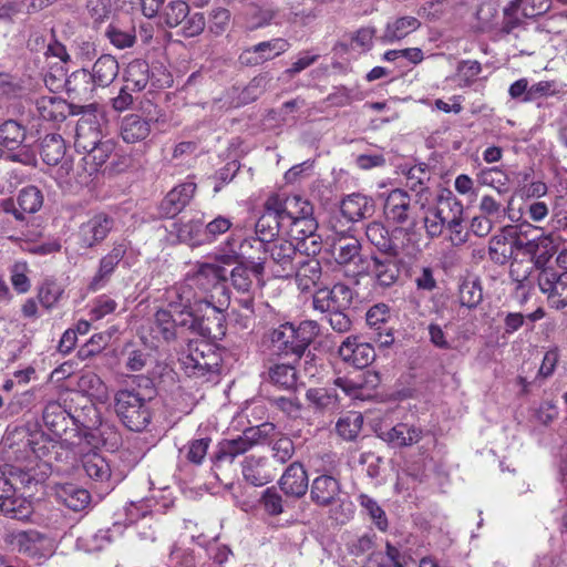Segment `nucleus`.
I'll return each instance as SVG.
<instances>
[{
	"mask_svg": "<svg viewBox=\"0 0 567 567\" xmlns=\"http://www.w3.org/2000/svg\"><path fill=\"white\" fill-rule=\"evenodd\" d=\"M103 141L100 124L95 117H82L78 121L75 128L74 147L76 152L84 154Z\"/></svg>",
	"mask_w": 567,
	"mask_h": 567,
	"instance_id": "32",
	"label": "nucleus"
},
{
	"mask_svg": "<svg viewBox=\"0 0 567 567\" xmlns=\"http://www.w3.org/2000/svg\"><path fill=\"white\" fill-rule=\"evenodd\" d=\"M239 262L248 264L254 277L260 281L267 264V243L255 236L245 238L239 246Z\"/></svg>",
	"mask_w": 567,
	"mask_h": 567,
	"instance_id": "24",
	"label": "nucleus"
},
{
	"mask_svg": "<svg viewBox=\"0 0 567 567\" xmlns=\"http://www.w3.org/2000/svg\"><path fill=\"white\" fill-rule=\"evenodd\" d=\"M476 179L480 185L489 186L502 194L506 192V187L509 183L508 175L499 167H486L481 169Z\"/></svg>",
	"mask_w": 567,
	"mask_h": 567,
	"instance_id": "54",
	"label": "nucleus"
},
{
	"mask_svg": "<svg viewBox=\"0 0 567 567\" xmlns=\"http://www.w3.org/2000/svg\"><path fill=\"white\" fill-rule=\"evenodd\" d=\"M379 436L396 447H405L419 443L423 437V431L414 425L398 423L391 429H380Z\"/></svg>",
	"mask_w": 567,
	"mask_h": 567,
	"instance_id": "34",
	"label": "nucleus"
},
{
	"mask_svg": "<svg viewBox=\"0 0 567 567\" xmlns=\"http://www.w3.org/2000/svg\"><path fill=\"white\" fill-rule=\"evenodd\" d=\"M321 461V464L316 466V472L321 473L315 477L309 485L310 499L319 507H330L338 503L341 494V482L328 472L337 467L336 454L327 452L318 454L315 458V464Z\"/></svg>",
	"mask_w": 567,
	"mask_h": 567,
	"instance_id": "6",
	"label": "nucleus"
},
{
	"mask_svg": "<svg viewBox=\"0 0 567 567\" xmlns=\"http://www.w3.org/2000/svg\"><path fill=\"white\" fill-rule=\"evenodd\" d=\"M181 364L189 378L212 381L219 374L221 357L214 344L196 341L188 344V352L181 358Z\"/></svg>",
	"mask_w": 567,
	"mask_h": 567,
	"instance_id": "5",
	"label": "nucleus"
},
{
	"mask_svg": "<svg viewBox=\"0 0 567 567\" xmlns=\"http://www.w3.org/2000/svg\"><path fill=\"white\" fill-rule=\"evenodd\" d=\"M249 450L239 436L230 440H221L212 457L214 464L233 463L236 457L245 454Z\"/></svg>",
	"mask_w": 567,
	"mask_h": 567,
	"instance_id": "49",
	"label": "nucleus"
},
{
	"mask_svg": "<svg viewBox=\"0 0 567 567\" xmlns=\"http://www.w3.org/2000/svg\"><path fill=\"white\" fill-rule=\"evenodd\" d=\"M45 535L35 529L13 530L4 536L7 545L12 546L20 554L35 557L41 555Z\"/></svg>",
	"mask_w": 567,
	"mask_h": 567,
	"instance_id": "25",
	"label": "nucleus"
},
{
	"mask_svg": "<svg viewBox=\"0 0 567 567\" xmlns=\"http://www.w3.org/2000/svg\"><path fill=\"white\" fill-rule=\"evenodd\" d=\"M367 324L371 330V339L380 347L388 348L394 342V328L391 324L390 308L385 303L372 306L365 315Z\"/></svg>",
	"mask_w": 567,
	"mask_h": 567,
	"instance_id": "21",
	"label": "nucleus"
},
{
	"mask_svg": "<svg viewBox=\"0 0 567 567\" xmlns=\"http://www.w3.org/2000/svg\"><path fill=\"white\" fill-rule=\"evenodd\" d=\"M338 353L346 363L357 369L369 367L375 359L373 346L361 341L358 336L347 337L339 347Z\"/></svg>",
	"mask_w": 567,
	"mask_h": 567,
	"instance_id": "23",
	"label": "nucleus"
},
{
	"mask_svg": "<svg viewBox=\"0 0 567 567\" xmlns=\"http://www.w3.org/2000/svg\"><path fill=\"white\" fill-rule=\"evenodd\" d=\"M553 241L548 236H538L526 240L524 254L530 256L532 259L535 260V266L540 269V265L543 261H546L550 256L547 247L551 245Z\"/></svg>",
	"mask_w": 567,
	"mask_h": 567,
	"instance_id": "56",
	"label": "nucleus"
},
{
	"mask_svg": "<svg viewBox=\"0 0 567 567\" xmlns=\"http://www.w3.org/2000/svg\"><path fill=\"white\" fill-rule=\"evenodd\" d=\"M401 267L400 256L372 254L369 261L359 268L358 274H365L377 287L388 289L399 281Z\"/></svg>",
	"mask_w": 567,
	"mask_h": 567,
	"instance_id": "12",
	"label": "nucleus"
},
{
	"mask_svg": "<svg viewBox=\"0 0 567 567\" xmlns=\"http://www.w3.org/2000/svg\"><path fill=\"white\" fill-rule=\"evenodd\" d=\"M65 100L54 95L41 96L35 100V110L40 118L47 122H62L69 114Z\"/></svg>",
	"mask_w": 567,
	"mask_h": 567,
	"instance_id": "36",
	"label": "nucleus"
},
{
	"mask_svg": "<svg viewBox=\"0 0 567 567\" xmlns=\"http://www.w3.org/2000/svg\"><path fill=\"white\" fill-rule=\"evenodd\" d=\"M186 276L205 300H216L214 292H220L223 299L228 296L226 282L227 269L218 264L197 261Z\"/></svg>",
	"mask_w": 567,
	"mask_h": 567,
	"instance_id": "8",
	"label": "nucleus"
},
{
	"mask_svg": "<svg viewBox=\"0 0 567 567\" xmlns=\"http://www.w3.org/2000/svg\"><path fill=\"white\" fill-rule=\"evenodd\" d=\"M482 72V65L476 60H462L456 66V76L461 87L471 86Z\"/></svg>",
	"mask_w": 567,
	"mask_h": 567,
	"instance_id": "64",
	"label": "nucleus"
},
{
	"mask_svg": "<svg viewBox=\"0 0 567 567\" xmlns=\"http://www.w3.org/2000/svg\"><path fill=\"white\" fill-rule=\"evenodd\" d=\"M307 400L319 410L334 408L337 405L338 395L333 390L324 388H311L306 393Z\"/></svg>",
	"mask_w": 567,
	"mask_h": 567,
	"instance_id": "63",
	"label": "nucleus"
},
{
	"mask_svg": "<svg viewBox=\"0 0 567 567\" xmlns=\"http://www.w3.org/2000/svg\"><path fill=\"white\" fill-rule=\"evenodd\" d=\"M358 502L360 506L367 512L369 517L372 519L374 525L381 530L385 532L388 529V518L385 512L381 508V506L367 494H360L358 496Z\"/></svg>",
	"mask_w": 567,
	"mask_h": 567,
	"instance_id": "59",
	"label": "nucleus"
},
{
	"mask_svg": "<svg viewBox=\"0 0 567 567\" xmlns=\"http://www.w3.org/2000/svg\"><path fill=\"white\" fill-rule=\"evenodd\" d=\"M252 277L251 268L243 262L237 264L230 271V282L237 293L254 290Z\"/></svg>",
	"mask_w": 567,
	"mask_h": 567,
	"instance_id": "58",
	"label": "nucleus"
},
{
	"mask_svg": "<svg viewBox=\"0 0 567 567\" xmlns=\"http://www.w3.org/2000/svg\"><path fill=\"white\" fill-rule=\"evenodd\" d=\"M152 118H145L140 114H127L120 123V136L127 144H135L146 140L152 131Z\"/></svg>",
	"mask_w": 567,
	"mask_h": 567,
	"instance_id": "29",
	"label": "nucleus"
},
{
	"mask_svg": "<svg viewBox=\"0 0 567 567\" xmlns=\"http://www.w3.org/2000/svg\"><path fill=\"white\" fill-rule=\"evenodd\" d=\"M406 235L408 231L402 227L389 230L379 221H372L365 227L367 240L377 249V255L400 256L403 247L399 244V239Z\"/></svg>",
	"mask_w": 567,
	"mask_h": 567,
	"instance_id": "18",
	"label": "nucleus"
},
{
	"mask_svg": "<svg viewBox=\"0 0 567 567\" xmlns=\"http://www.w3.org/2000/svg\"><path fill=\"white\" fill-rule=\"evenodd\" d=\"M537 282L549 308L561 310L567 307V271H560L553 266L542 267Z\"/></svg>",
	"mask_w": 567,
	"mask_h": 567,
	"instance_id": "14",
	"label": "nucleus"
},
{
	"mask_svg": "<svg viewBox=\"0 0 567 567\" xmlns=\"http://www.w3.org/2000/svg\"><path fill=\"white\" fill-rule=\"evenodd\" d=\"M241 240L234 234H230L217 248L214 255V259L220 265H234L239 261L238 250L241 245Z\"/></svg>",
	"mask_w": 567,
	"mask_h": 567,
	"instance_id": "51",
	"label": "nucleus"
},
{
	"mask_svg": "<svg viewBox=\"0 0 567 567\" xmlns=\"http://www.w3.org/2000/svg\"><path fill=\"white\" fill-rule=\"evenodd\" d=\"M305 254L290 240L276 239L267 243V264L276 278H289L297 270V261Z\"/></svg>",
	"mask_w": 567,
	"mask_h": 567,
	"instance_id": "10",
	"label": "nucleus"
},
{
	"mask_svg": "<svg viewBox=\"0 0 567 567\" xmlns=\"http://www.w3.org/2000/svg\"><path fill=\"white\" fill-rule=\"evenodd\" d=\"M150 81V65L145 60L135 59L131 61L124 72L126 89L131 91H143Z\"/></svg>",
	"mask_w": 567,
	"mask_h": 567,
	"instance_id": "45",
	"label": "nucleus"
},
{
	"mask_svg": "<svg viewBox=\"0 0 567 567\" xmlns=\"http://www.w3.org/2000/svg\"><path fill=\"white\" fill-rule=\"evenodd\" d=\"M43 200L42 192L34 185H28L19 190L16 199L9 197L0 200V214L24 223L28 214H34L41 209Z\"/></svg>",
	"mask_w": 567,
	"mask_h": 567,
	"instance_id": "15",
	"label": "nucleus"
},
{
	"mask_svg": "<svg viewBox=\"0 0 567 567\" xmlns=\"http://www.w3.org/2000/svg\"><path fill=\"white\" fill-rule=\"evenodd\" d=\"M189 6L184 0L169 1L163 12L164 22L169 28L179 25L188 16Z\"/></svg>",
	"mask_w": 567,
	"mask_h": 567,
	"instance_id": "62",
	"label": "nucleus"
},
{
	"mask_svg": "<svg viewBox=\"0 0 567 567\" xmlns=\"http://www.w3.org/2000/svg\"><path fill=\"white\" fill-rule=\"evenodd\" d=\"M421 25V21L412 16L395 18L393 21L386 23L382 34V41L384 43L401 41L419 30Z\"/></svg>",
	"mask_w": 567,
	"mask_h": 567,
	"instance_id": "40",
	"label": "nucleus"
},
{
	"mask_svg": "<svg viewBox=\"0 0 567 567\" xmlns=\"http://www.w3.org/2000/svg\"><path fill=\"white\" fill-rule=\"evenodd\" d=\"M361 249V243L357 238L341 237L332 245V256L339 265L354 264L358 271L365 264Z\"/></svg>",
	"mask_w": 567,
	"mask_h": 567,
	"instance_id": "33",
	"label": "nucleus"
},
{
	"mask_svg": "<svg viewBox=\"0 0 567 567\" xmlns=\"http://www.w3.org/2000/svg\"><path fill=\"white\" fill-rule=\"evenodd\" d=\"M21 434H23L24 451L27 452L28 450L33 456H29L28 460L50 461L52 465L51 449L60 447L58 441L51 439L41 430L33 432L22 431Z\"/></svg>",
	"mask_w": 567,
	"mask_h": 567,
	"instance_id": "28",
	"label": "nucleus"
},
{
	"mask_svg": "<svg viewBox=\"0 0 567 567\" xmlns=\"http://www.w3.org/2000/svg\"><path fill=\"white\" fill-rule=\"evenodd\" d=\"M290 48V43L288 40L282 38H274L268 41H262L255 44V52H258L264 61H270L285 52H287Z\"/></svg>",
	"mask_w": 567,
	"mask_h": 567,
	"instance_id": "60",
	"label": "nucleus"
},
{
	"mask_svg": "<svg viewBox=\"0 0 567 567\" xmlns=\"http://www.w3.org/2000/svg\"><path fill=\"white\" fill-rule=\"evenodd\" d=\"M340 210L348 220L359 221L374 214V202L363 194L353 193L342 199Z\"/></svg>",
	"mask_w": 567,
	"mask_h": 567,
	"instance_id": "35",
	"label": "nucleus"
},
{
	"mask_svg": "<svg viewBox=\"0 0 567 567\" xmlns=\"http://www.w3.org/2000/svg\"><path fill=\"white\" fill-rule=\"evenodd\" d=\"M173 309H159L156 311L154 321L152 324L153 337L157 340L171 342L176 339L177 336V322L173 317Z\"/></svg>",
	"mask_w": 567,
	"mask_h": 567,
	"instance_id": "44",
	"label": "nucleus"
},
{
	"mask_svg": "<svg viewBox=\"0 0 567 567\" xmlns=\"http://www.w3.org/2000/svg\"><path fill=\"white\" fill-rule=\"evenodd\" d=\"M171 233L176 234L178 241L192 247L207 245L205 238L204 223L200 219H190L188 221H175L172 224Z\"/></svg>",
	"mask_w": 567,
	"mask_h": 567,
	"instance_id": "39",
	"label": "nucleus"
},
{
	"mask_svg": "<svg viewBox=\"0 0 567 567\" xmlns=\"http://www.w3.org/2000/svg\"><path fill=\"white\" fill-rule=\"evenodd\" d=\"M64 295V286L53 278H45L38 290V299L42 307L52 309Z\"/></svg>",
	"mask_w": 567,
	"mask_h": 567,
	"instance_id": "50",
	"label": "nucleus"
},
{
	"mask_svg": "<svg viewBox=\"0 0 567 567\" xmlns=\"http://www.w3.org/2000/svg\"><path fill=\"white\" fill-rule=\"evenodd\" d=\"M353 295L348 285L337 282L331 288L318 289L313 295L312 306L320 312L348 310L352 305Z\"/></svg>",
	"mask_w": 567,
	"mask_h": 567,
	"instance_id": "19",
	"label": "nucleus"
},
{
	"mask_svg": "<svg viewBox=\"0 0 567 567\" xmlns=\"http://www.w3.org/2000/svg\"><path fill=\"white\" fill-rule=\"evenodd\" d=\"M44 425L56 436L68 443L92 444L95 439L90 429L80 422L59 402L49 401L42 412Z\"/></svg>",
	"mask_w": 567,
	"mask_h": 567,
	"instance_id": "4",
	"label": "nucleus"
},
{
	"mask_svg": "<svg viewBox=\"0 0 567 567\" xmlns=\"http://www.w3.org/2000/svg\"><path fill=\"white\" fill-rule=\"evenodd\" d=\"M154 389H121L114 396V409L123 425L133 432H142L148 427L153 419L150 402Z\"/></svg>",
	"mask_w": 567,
	"mask_h": 567,
	"instance_id": "3",
	"label": "nucleus"
},
{
	"mask_svg": "<svg viewBox=\"0 0 567 567\" xmlns=\"http://www.w3.org/2000/svg\"><path fill=\"white\" fill-rule=\"evenodd\" d=\"M435 209L445 226L464 216L462 202L449 189L442 190L437 196Z\"/></svg>",
	"mask_w": 567,
	"mask_h": 567,
	"instance_id": "42",
	"label": "nucleus"
},
{
	"mask_svg": "<svg viewBox=\"0 0 567 567\" xmlns=\"http://www.w3.org/2000/svg\"><path fill=\"white\" fill-rule=\"evenodd\" d=\"M115 220L106 213H97L82 223L78 230L79 244L82 248H93L103 243L114 228Z\"/></svg>",
	"mask_w": 567,
	"mask_h": 567,
	"instance_id": "20",
	"label": "nucleus"
},
{
	"mask_svg": "<svg viewBox=\"0 0 567 567\" xmlns=\"http://www.w3.org/2000/svg\"><path fill=\"white\" fill-rule=\"evenodd\" d=\"M120 65L111 54H102L93 64L90 72L94 86L106 87L113 83L118 75Z\"/></svg>",
	"mask_w": 567,
	"mask_h": 567,
	"instance_id": "38",
	"label": "nucleus"
},
{
	"mask_svg": "<svg viewBox=\"0 0 567 567\" xmlns=\"http://www.w3.org/2000/svg\"><path fill=\"white\" fill-rule=\"evenodd\" d=\"M128 245L124 239L113 243L109 252L100 259L97 269L86 286L89 292H97L111 282L112 276L128 250Z\"/></svg>",
	"mask_w": 567,
	"mask_h": 567,
	"instance_id": "16",
	"label": "nucleus"
},
{
	"mask_svg": "<svg viewBox=\"0 0 567 567\" xmlns=\"http://www.w3.org/2000/svg\"><path fill=\"white\" fill-rule=\"evenodd\" d=\"M385 219L393 225L415 226L417 217V202L402 189L395 188L388 193L383 204Z\"/></svg>",
	"mask_w": 567,
	"mask_h": 567,
	"instance_id": "13",
	"label": "nucleus"
},
{
	"mask_svg": "<svg viewBox=\"0 0 567 567\" xmlns=\"http://www.w3.org/2000/svg\"><path fill=\"white\" fill-rule=\"evenodd\" d=\"M117 302L106 293L95 297L90 306L89 317L91 321H99L117 309Z\"/></svg>",
	"mask_w": 567,
	"mask_h": 567,
	"instance_id": "61",
	"label": "nucleus"
},
{
	"mask_svg": "<svg viewBox=\"0 0 567 567\" xmlns=\"http://www.w3.org/2000/svg\"><path fill=\"white\" fill-rule=\"evenodd\" d=\"M305 254L297 261L296 281L301 291L315 287L321 278V265L318 259L309 258Z\"/></svg>",
	"mask_w": 567,
	"mask_h": 567,
	"instance_id": "37",
	"label": "nucleus"
},
{
	"mask_svg": "<svg viewBox=\"0 0 567 567\" xmlns=\"http://www.w3.org/2000/svg\"><path fill=\"white\" fill-rule=\"evenodd\" d=\"M65 155V143L59 134H48L41 142L40 156L50 165H58Z\"/></svg>",
	"mask_w": 567,
	"mask_h": 567,
	"instance_id": "48",
	"label": "nucleus"
},
{
	"mask_svg": "<svg viewBox=\"0 0 567 567\" xmlns=\"http://www.w3.org/2000/svg\"><path fill=\"white\" fill-rule=\"evenodd\" d=\"M319 333L320 326L315 320H303L297 326L286 321L264 334V344L270 355L291 358L293 362H299Z\"/></svg>",
	"mask_w": 567,
	"mask_h": 567,
	"instance_id": "1",
	"label": "nucleus"
},
{
	"mask_svg": "<svg viewBox=\"0 0 567 567\" xmlns=\"http://www.w3.org/2000/svg\"><path fill=\"white\" fill-rule=\"evenodd\" d=\"M212 439L200 437L188 441L182 449L181 453L185 460L193 465H202L206 458Z\"/></svg>",
	"mask_w": 567,
	"mask_h": 567,
	"instance_id": "53",
	"label": "nucleus"
},
{
	"mask_svg": "<svg viewBox=\"0 0 567 567\" xmlns=\"http://www.w3.org/2000/svg\"><path fill=\"white\" fill-rule=\"evenodd\" d=\"M488 256L492 261L499 265L506 264L512 257V246L506 228L502 234L495 235L491 238Z\"/></svg>",
	"mask_w": 567,
	"mask_h": 567,
	"instance_id": "52",
	"label": "nucleus"
},
{
	"mask_svg": "<svg viewBox=\"0 0 567 567\" xmlns=\"http://www.w3.org/2000/svg\"><path fill=\"white\" fill-rule=\"evenodd\" d=\"M0 512L12 519L27 520L33 513L32 503L17 493L0 501Z\"/></svg>",
	"mask_w": 567,
	"mask_h": 567,
	"instance_id": "46",
	"label": "nucleus"
},
{
	"mask_svg": "<svg viewBox=\"0 0 567 567\" xmlns=\"http://www.w3.org/2000/svg\"><path fill=\"white\" fill-rule=\"evenodd\" d=\"M27 134V127L17 120L9 118L0 123V145L10 152L24 143Z\"/></svg>",
	"mask_w": 567,
	"mask_h": 567,
	"instance_id": "43",
	"label": "nucleus"
},
{
	"mask_svg": "<svg viewBox=\"0 0 567 567\" xmlns=\"http://www.w3.org/2000/svg\"><path fill=\"white\" fill-rule=\"evenodd\" d=\"M55 495L61 503L74 512L84 509L91 502L90 493L72 483L58 484Z\"/></svg>",
	"mask_w": 567,
	"mask_h": 567,
	"instance_id": "41",
	"label": "nucleus"
},
{
	"mask_svg": "<svg viewBox=\"0 0 567 567\" xmlns=\"http://www.w3.org/2000/svg\"><path fill=\"white\" fill-rule=\"evenodd\" d=\"M81 465L85 474L95 482L105 483L112 476L110 462L95 447L86 452L81 451Z\"/></svg>",
	"mask_w": 567,
	"mask_h": 567,
	"instance_id": "30",
	"label": "nucleus"
},
{
	"mask_svg": "<svg viewBox=\"0 0 567 567\" xmlns=\"http://www.w3.org/2000/svg\"><path fill=\"white\" fill-rule=\"evenodd\" d=\"M363 424V417L359 412H350L340 417L336 424V431L339 436L346 441L354 440Z\"/></svg>",
	"mask_w": 567,
	"mask_h": 567,
	"instance_id": "55",
	"label": "nucleus"
},
{
	"mask_svg": "<svg viewBox=\"0 0 567 567\" xmlns=\"http://www.w3.org/2000/svg\"><path fill=\"white\" fill-rule=\"evenodd\" d=\"M228 301L229 296H225L224 299L207 301L196 312H192L193 323L203 336L216 340H221L226 336V316L223 307L228 305Z\"/></svg>",
	"mask_w": 567,
	"mask_h": 567,
	"instance_id": "11",
	"label": "nucleus"
},
{
	"mask_svg": "<svg viewBox=\"0 0 567 567\" xmlns=\"http://www.w3.org/2000/svg\"><path fill=\"white\" fill-rule=\"evenodd\" d=\"M197 189L194 182H185L172 188L158 205L161 218L173 219L181 214L192 202Z\"/></svg>",
	"mask_w": 567,
	"mask_h": 567,
	"instance_id": "22",
	"label": "nucleus"
},
{
	"mask_svg": "<svg viewBox=\"0 0 567 567\" xmlns=\"http://www.w3.org/2000/svg\"><path fill=\"white\" fill-rule=\"evenodd\" d=\"M287 204V193H271L267 196L262 205V213L255 226V237L262 239L265 243H270L280 233L284 234Z\"/></svg>",
	"mask_w": 567,
	"mask_h": 567,
	"instance_id": "7",
	"label": "nucleus"
},
{
	"mask_svg": "<svg viewBox=\"0 0 567 567\" xmlns=\"http://www.w3.org/2000/svg\"><path fill=\"white\" fill-rule=\"evenodd\" d=\"M196 290L195 286L185 275L183 280L166 290L168 307L173 309L174 312L179 315L187 313L192 317V312H196L198 308H202V303L207 302Z\"/></svg>",
	"mask_w": 567,
	"mask_h": 567,
	"instance_id": "17",
	"label": "nucleus"
},
{
	"mask_svg": "<svg viewBox=\"0 0 567 567\" xmlns=\"http://www.w3.org/2000/svg\"><path fill=\"white\" fill-rule=\"evenodd\" d=\"M269 381L285 390H292L297 384V370L292 362L274 363L268 368Z\"/></svg>",
	"mask_w": 567,
	"mask_h": 567,
	"instance_id": "47",
	"label": "nucleus"
},
{
	"mask_svg": "<svg viewBox=\"0 0 567 567\" xmlns=\"http://www.w3.org/2000/svg\"><path fill=\"white\" fill-rule=\"evenodd\" d=\"M65 86L69 93H73L76 96L86 95L91 93L95 87L92 84L90 71L85 69L74 71L66 79Z\"/></svg>",
	"mask_w": 567,
	"mask_h": 567,
	"instance_id": "57",
	"label": "nucleus"
},
{
	"mask_svg": "<svg viewBox=\"0 0 567 567\" xmlns=\"http://www.w3.org/2000/svg\"><path fill=\"white\" fill-rule=\"evenodd\" d=\"M551 6L553 0H515L504 9V14L507 19V24H511L512 29L519 22L518 18H515V21L511 20L512 17L518 13V11L522 12L524 18L533 19L548 12Z\"/></svg>",
	"mask_w": 567,
	"mask_h": 567,
	"instance_id": "31",
	"label": "nucleus"
},
{
	"mask_svg": "<svg viewBox=\"0 0 567 567\" xmlns=\"http://www.w3.org/2000/svg\"><path fill=\"white\" fill-rule=\"evenodd\" d=\"M287 205L284 235L296 240L305 255H317L321 250V238L317 235L318 223L312 204L300 195L288 194Z\"/></svg>",
	"mask_w": 567,
	"mask_h": 567,
	"instance_id": "2",
	"label": "nucleus"
},
{
	"mask_svg": "<svg viewBox=\"0 0 567 567\" xmlns=\"http://www.w3.org/2000/svg\"><path fill=\"white\" fill-rule=\"evenodd\" d=\"M7 468L13 494L21 492L28 496H32L52 473L50 461L40 460H28L24 465H7Z\"/></svg>",
	"mask_w": 567,
	"mask_h": 567,
	"instance_id": "9",
	"label": "nucleus"
},
{
	"mask_svg": "<svg viewBox=\"0 0 567 567\" xmlns=\"http://www.w3.org/2000/svg\"><path fill=\"white\" fill-rule=\"evenodd\" d=\"M279 487L286 496L300 498L309 488L306 468L300 462L291 463L279 478Z\"/></svg>",
	"mask_w": 567,
	"mask_h": 567,
	"instance_id": "26",
	"label": "nucleus"
},
{
	"mask_svg": "<svg viewBox=\"0 0 567 567\" xmlns=\"http://www.w3.org/2000/svg\"><path fill=\"white\" fill-rule=\"evenodd\" d=\"M241 472L246 482L254 486H264L276 476L269 460L264 456H247L243 462Z\"/></svg>",
	"mask_w": 567,
	"mask_h": 567,
	"instance_id": "27",
	"label": "nucleus"
}]
</instances>
